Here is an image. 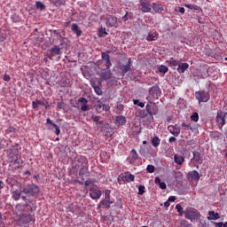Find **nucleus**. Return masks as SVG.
I'll return each instance as SVG.
<instances>
[{
  "label": "nucleus",
  "mask_w": 227,
  "mask_h": 227,
  "mask_svg": "<svg viewBox=\"0 0 227 227\" xmlns=\"http://www.w3.org/2000/svg\"><path fill=\"white\" fill-rule=\"evenodd\" d=\"M73 168L79 169V176H90V165L85 156H76L73 161Z\"/></svg>",
  "instance_id": "1"
},
{
  "label": "nucleus",
  "mask_w": 227,
  "mask_h": 227,
  "mask_svg": "<svg viewBox=\"0 0 227 227\" xmlns=\"http://www.w3.org/2000/svg\"><path fill=\"white\" fill-rule=\"evenodd\" d=\"M184 217L191 221V223H197L200 221V217H201V214L198 211V209L194 207H186L184 211Z\"/></svg>",
  "instance_id": "2"
},
{
  "label": "nucleus",
  "mask_w": 227,
  "mask_h": 227,
  "mask_svg": "<svg viewBox=\"0 0 227 227\" xmlns=\"http://www.w3.org/2000/svg\"><path fill=\"white\" fill-rule=\"evenodd\" d=\"M21 192L27 194V196L36 197L40 194V187L35 184H27L23 186Z\"/></svg>",
  "instance_id": "3"
},
{
  "label": "nucleus",
  "mask_w": 227,
  "mask_h": 227,
  "mask_svg": "<svg viewBox=\"0 0 227 227\" xmlns=\"http://www.w3.org/2000/svg\"><path fill=\"white\" fill-rule=\"evenodd\" d=\"M113 200H111V190L105 191V198L98 204V208H111Z\"/></svg>",
  "instance_id": "4"
},
{
  "label": "nucleus",
  "mask_w": 227,
  "mask_h": 227,
  "mask_svg": "<svg viewBox=\"0 0 227 227\" xmlns=\"http://www.w3.org/2000/svg\"><path fill=\"white\" fill-rule=\"evenodd\" d=\"M138 10H140L142 13H150V12H152V4L148 0H140Z\"/></svg>",
  "instance_id": "5"
},
{
  "label": "nucleus",
  "mask_w": 227,
  "mask_h": 227,
  "mask_svg": "<svg viewBox=\"0 0 227 227\" xmlns=\"http://www.w3.org/2000/svg\"><path fill=\"white\" fill-rule=\"evenodd\" d=\"M195 98L199 100V104H201V102H208L210 100V94L205 90H200L195 92Z\"/></svg>",
  "instance_id": "6"
},
{
  "label": "nucleus",
  "mask_w": 227,
  "mask_h": 227,
  "mask_svg": "<svg viewBox=\"0 0 227 227\" xmlns=\"http://www.w3.org/2000/svg\"><path fill=\"white\" fill-rule=\"evenodd\" d=\"M12 153H14V156H12V153L9 154V160L11 162H14V164H17L18 169H20L22 168V164H24V160L22 159H19V150L12 151Z\"/></svg>",
  "instance_id": "7"
},
{
  "label": "nucleus",
  "mask_w": 227,
  "mask_h": 227,
  "mask_svg": "<svg viewBox=\"0 0 227 227\" xmlns=\"http://www.w3.org/2000/svg\"><path fill=\"white\" fill-rule=\"evenodd\" d=\"M61 49L62 48H59L58 45H54L52 48L49 49L47 52L49 59L52 60L54 57L61 56V54H63V52H61Z\"/></svg>",
  "instance_id": "8"
},
{
  "label": "nucleus",
  "mask_w": 227,
  "mask_h": 227,
  "mask_svg": "<svg viewBox=\"0 0 227 227\" xmlns=\"http://www.w3.org/2000/svg\"><path fill=\"white\" fill-rule=\"evenodd\" d=\"M111 51H106V52H101V58L103 61H105V68L106 70H109L110 67H113V63H111Z\"/></svg>",
  "instance_id": "9"
},
{
  "label": "nucleus",
  "mask_w": 227,
  "mask_h": 227,
  "mask_svg": "<svg viewBox=\"0 0 227 227\" xmlns=\"http://www.w3.org/2000/svg\"><path fill=\"white\" fill-rule=\"evenodd\" d=\"M106 24L107 27H118L120 21H118V18L109 15L106 19Z\"/></svg>",
  "instance_id": "10"
},
{
  "label": "nucleus",
  "mask_w": 227,
  "mask_h": 227,
  "mask_svg": "<svg viewBox=\"0 0 227 227\" xmlns=\"http://www.w3.org/2000/svg\"><path fill=\"white\" fill-rule=\"evenodd\" d=\"M89 191L91 200H100V197L102 196V191L98 190L97 185L90 187Z\"/></svg>",
  "instance_id": "11"
},
{
  "label": "nucleus",
  "mask_w": 227,
  "mask_h": 227,
  "mask_svg": "<svg viewBox=\"0 0 227 227\" xmlns=\"http://www.w3.org/2000/svg\"><path fill=\"white\" fill-rule=\"evenodd\" d=\"M192 160H194V162L197 163L194 165V167L197 168V169H200V164H202L203 162V160H201V154L200 153V152H193V157L192 159H191V162H192Z\"/></svg>",
  "instance_id": "12"
},
{
  "label": "nucleus",
  "mask_w": 227,
  "mask_h": 227,
  "mask_svg": "<svg viewBox=\"0 0 227 227\" xmlns=\"http://www.w3.org/2000/svg\"><path fill=\"white\" fill-rule=\"evenodd\" d=\"M46 125H50V130H52V128L55 129L56 136H59L61 134V129H59V126L57 125L51 120V118L46 119Z\"/></svg>",
  "instance_id": "13"
},
{
  "label": "nucleus",
  "mask_w": 227,
  "mask_h": 227,
  "mask_svg": "<svg viewBox=\"0 0 227 227\" xmlns=\"http://www.w3.org/2000/svg\"><path fill=\"white\" fill-rule=\"evenodd\" d=\"M168 132H170V134H172L173 136H176V137H177V136L180 135V126H178V124L169 125L168 127Z\"/></svg>",
  "instance_id": "14"
},
{
  "label": "nucleus",
  "mask_w": 227,
  "mask_h": 227,
  "mask_svg": "<svg viewBox=\"0 0 227 227\" xmlns=\"http://www.w3.org/2000/svg\"><path fill=\"white\" fill-rule=\"evenodd\" d=\"M226 114L221 112L220 114H217L216 115V123L218 124V127H223L224 123H226Z\"/></svg>",
  "instance_id": "15"
},
{
  "label": "nucleus",
  "mask_w": 227,
  "mask_h": 227,
  "mask_svg": "<svg viewBox=\"0 0 227 227\" xmlns=\"http://www.w3.org/2000/svg\"><path fill=\"white\" fill-rule=\"evenodd\" d=\"M200 175L197 170H192L188 172V179L189 180H193L194 182H199L200 178Z\"/></svg>",
  "instance_id": "16"
},
{
  "label": "nucleus",
  "mask_w": 227,
  "mask_h": 227,
  "mask_svg": "<svg viewBox=\"0 0 227 227\" xmlns=\"http://www.w3.org/2000/svg\"><path fill=\"white\" fill-rule=\"evenodd\" d=\"M96 111H98V113H102V111H109V106L98 100L96 104Z\"/></svg>",
  "instance_id": "17"
},
{
  "label": "nucleus",
  "mask_w": 227,
  "mask_h": 227,
  "mask_svg": "<svg viewBox=\"0 0 227 227\" xmlns=\"http://www.w3.org/2000/svg\"><path fill=\"white\" fill-rule=\"evenodd\" d=\"M132 64V60L129 59L128 64L120 65L119 68L122 72V75H125L128 72H130V65Z\"/></svg>",
  "instance_id": "18"
},
{
  "label": "nucleus",
  "mask_w": 227,
  "mask_h": 227,
  "mask_svg": "<svg viewBox=\"0 0 227 227\" xmlns=\"http://www.w3.org/2000/svg\"><path fill=\"white\" fill-rule=\"evenodd\" d=\"M20 223H22V224H28V223H31V221H33V215L24 214L20 217Z\"/></svg>",
  "instance_id": "19"
},
{
  "label": "nucleus",
  "mask_w": 227,
  "mask_h": 227,
  "mask_svg": "<svg viewBox=\"0 0 227 227\" xmlns=\"http://www.w3.org/2000/svg\"><path fill=\"white\" fill-rule=\"evenodd\" d=\"M99 77L102 81H109L113 77V73L109 70H103L101 74H99Z\"/></svg>",
  "instance_id": "20"
},
{
  "label": "nucleus",
  "mask_w": 227,
  "mask_h": 227,
  "mask_svg": "<svg viewBox=\"0 0 227 227\" xmlns=\"http://www.w3.org/2000/svg\"><path fill=\"white\" fill-rule=\"evenodd\" d=\"M149 93L155 98L160 95V88H159V85H153L149 90Z\"/></svg>",
  "instance_id": "21"
},
{
  "label": "nucleus",
  "mask_w": 227,
  "mask_h": 227,
  "mask_svg": "<svg viewBox=\"0 0 227 227\" xmlns=\"http://www.w3.org/2000/svg\"><path fill=\"white\" fill-rule=\"evenodd\" d=\"M137 159H139V155L137 154V152L136 151V149H132L130 151V154L129 157V164H134V162H136Z\"/></svg>",
  "instance_id": "22"
},
{
  "label": "nucleus",
  "mask_w": 227,
  "mask_h": 227,
  "mask_svg": "<svg viewBox=\"0 0 227 227\" xmlns=\"http://www.w3.org/2000/svg\"><path fill=\"white\" fill-rule=\"evenodd\" d=\"M181 127H183V129H184L185 130H192V132H196V130H198V128H196V125L194 124H191V123H185L183 122L181 124Z\"/></svg>",
  "instance_id": "23"
},
{
  "label": "nucleus",
  "mask_w": 227,
  "mask_h": 227,
  "mask_svg": "<svg viewBox=\"0 0 227 227\" xmlns=\"http://www.w3.org/2000/svg\"><path fill=\"white\" fill-rule=\"evenodd\" d=\"M174 162L177 164V166H182L184 162H185V158L180 154H175L174 155Z\"/></svg>",
  "instance_id": "24"
},
{
  "label": "nucleus",
  "mask_w": 227,
  "mask_h": 227,
  "mask_svg": "<svg viewBox=\"0 0 227 227\" xmlns=\"http://www.w3.org/2000/svg\"><path fill=\"white\" fill-rule=\"evenodd\" d=\"M124 123H127V118L123 115H118L115 117V125L120 127L121 125H123Z\"/></svg>",
  "instance_id": "25"
},
{
  "label": "nucleus",
  "mask_w": 227,
  "mask_h": 227,
  "mask_svg": "<svg viewBox=\"0 0 227 227\" xmlns=\"http://www.w3.org/2000/svg\"><path fill=\"white\" fill-rule=\"evenodd\" d=\"M208 221H217V219H221V215H219V213H215V211H208Z\"/></svg>",
  "instance_id": "26"
},
{
  "label": "nucleus",
  "mask_w": 227,
  "mask_h": 227,
  "mask_svg": "<svg viewBox=\"0 0 227 227\" xmlns=\"http://www.w3.org/2000/svg\"><path fill=\"white\" fill-rule=\"evenodd\" d=\"M71 29L77 36H81V35H82V30L79 28V25H77V23H73Z\"/></svg>",
  "instance_id": "27"
},
{
  "label": "nucleus",
  "mask_w": 227,
  "mask_h": 227,
  "mask_svg": "<svg viewBox=\"0 0 227 227\" xmlns=\"http://www.w3.org/2000/svg\"><path fill=\"white\" fill-rule=\"evenodd\" d=\"M22 194V192L20 190H15L12 192V198L14 200V201H19L20 200V195Z\"/></svg>",
  "instance_id": "28"
},
{
  "label": "nucleus",
  "mask_w": 227,
  "mask_h": 227,
  "mask_svg": "<svg viewBox=\"0 0 227 227\" xmlns=\"http://www.w3.org/2000/svg\"><path fill=\"white\" fill-rule=\"evenodd\" d=\"M187 68H189V65L187 63L179 64L177 67V72L179 74H184L185 70H187Z\"/></svg>",
  "instance_id": "29"
},
{
  "label": "nucleus",
  "mask_w": 227,
  "mask_h": 227,
  "mask_svg": "<svg viewBox=\"0 0 227 227\" xmlns=\"http://www.w3.org/2000/svg\"><path fill=\"white\" fill-rule=\"evenodd\" d=\"M59 40L60 42V44L59 46V48L63 49V47H65V45L66 46L68 45V39H67L66 37L61 36L60 34H59Z\"/></svg>",
  "instance_id": "30"
},
{
  "label": "nucleus",
  "mask_w": 227,
  "mask_h": 227,
  "mask_svg": "<svg viewBox=\"0 0 227 227\" xmlns=\"http://www.w3.org/2000/svg\"><path fill=\"white\" fill-rule=\"evenodd\" d=\"M153 8V10L154 12H164V8H162V4H155L153 3L152 5H151V9Z\"/></svg>",
  "instance_id": "31"
},
{
  "label": "nucleus",
  "mask_w": 227,
  "mask_h": 227,
  "mask_svg": "<svg viewBox=\"0 0 227 227\" xmlns=\"http://www.w3.org/2000/svg\"><path fill=\"white\" fill-rule=\"evenodd\" d=\"M122 179L124 182L130 184V182H134V180H136V176H134V174H129V176H124Z\"/></svg>",
  "instance_id": "32"
},
{
  "label": "nucleus",
  "mask_w": 227,
  "mask_h": 227,
  "mask_svg": "<svg viewBox=\"0 0 227 227\" xmlns=\"http://www.w3.org/2000/svg\"><path fill=\"white\" fill-rule=\"evenodd\" d=\"M185 8H188L189 10H194L195 12H200L201 10V7L196 5V4H184Z\"/></svg>",
  "instance_id": "33"
},
{
  "label": "nucleus",
  "mask_w": 227,
  "mask_h": 227,
  "mask_svg": "<svg viewBox=\"0 0 227 227\" xmlns=\"http://www.w3.org/2000/svg\"><path fill=\"white\" fill-rule=\"evenodd\" d=\"M152 145L154 146V148H157V146L160 145V138H159V137H153L152 139Z\"/></svg>",
  "instance_id": "34"
},
{
  "label": "nucleus",
  "mask_w": 227,
  "mask_h": 227,
  "mask_svg": "<svg viewBox=\"0 0 227 227\" xmlns=\"http://www.w3.org/2000/svg\"><path fill=\"white\" fill-rule=\"evenodd\" d=\"M145 111L149 114V116H151V118H153V114H157V113H155V112L153 113L152 112V106H150V104H147L145 106Z\"/></svg>",
  "instance_id": "35"
},
{
  "label": "nucleus",
  "mask_w": 227,
  "mask_h": 227,
  "mask_svg": "<svg viewBox=\"0 0 227 227\" xmlns=\"http://www.w3.org/2000/svg\"><path fill=\"white\" fill-rule=\"evenodd\" d=\"M51 3L54 6H63L65 4V0H51Z\"/></svg>",
  "instance_id": "36"
},
{
  "label": "nucleus",
  "mask_w": 227,
  "mask_h": 227,
  "mask_svg": "<svg viewBox=\"0 0 227 227\" xmlns=\"http://www.w3.org/2000/svg\"><path fill=\"white\" fill-rule=\"evenodd\" d=\"M178 227H192V224L187 223V220H181L178 223Z\"/></svg>",
  "instance_id": "37"
},
{
  "label": "nucleus",
  "mask_w": 227,
  "mask_h": 227,
  "mask_svg": "<svg viewBox=\"0 0 227 227\" xmlns=\"http://www.w3.org/2000/svg\"><path fill=\"white\" fill-rule=\"evenodd\" d=\"M91 118H92L94 123H96V125H104L102 121H100V116L92 115Z\"/></svg>",
  "instance_id": "38"
},
{
  "label": "nucleus",
  "mask_w": 227,
  "mask_h": 227,
  "mask_svg": "<svg viewBox=\"0 0 227 227\" xmlns=\"http://www.w3.org/2000/svg\"><path fill=\"white\" fill-rule=\"evenodd\" d=\"M168 70H169V68H168V67L164 65H160L158 67V72H160V74H168Z\"/></svg>",
  "instance_id": "39"
},
{
  "label": "nucleus",
  "mask_w": 227,
  "mask_h": 227,
  "mask_svg": "<svg viewBox=\"0 0 227 227\" xmlns=\"http://www.w3.org/2000/svg\"><path fill=\"white\" fill-rule=\"evenodd\" d=\"M35 8H37V10H41L43 11L45 10V4H43V3L37 1L35 2Z\"/></svg>",
  "instance_id": "40"
},
{
  "label": "nucleus",
  "mask_w": 227,
  "mask_h": 227,
  "mask_svg": "<svg viewBox=\"0 0 227 227\" xmlns=\"http://www.w3.org/2000/svg\"><path fill=\"white\" fill-rule=\"evenodd\" d=\"M176 209L177 210L179 215H184V214H185V211H184V207L180 204L176 205Z\"/></svg>",
  "instance_id": "41"
},
{
  "label": "nucleus",
  "mask_w": 227,
  "mask_h": 227,
  "mask_svg": "<svg viewBox=\"0 0 227 227\" xmlns=\"http://www.w3.org/2000/svg\"><path fill=\"white\" fill-rule=\"evenodd\" d=\"M190 118L192 121L197 122L200 120V114H198V113H193Z\"/></svg>",
  "instance_id": "42"
},
{
  "label": "nucleus",
  "mask_w": 227,
  "mask_h": 227,
  "mask_svg": "<svg viewBox=\"0 0 227 227\" xmlns=\"http://www.w3.org/2000/svg\"><path fill=\"white\" fill-rule=\"evenodd\" d=\"M105 35H108L107 32L106 31V27H101L99 29V34H98L99 38H104Z\"/></svg>",
  "instance_id": "43"
},
{
  "label": "nucleus",
  "mask_w": 227,
  "mask_h": 227,
  "mask_svg": "<svg viewBox=\"0 0 227 227\" xmlns=\"http://www.w3.org/2000/svg\"><path fill=\"white\" fill-rule=\"evenodd\" d=\"M155 38H157V36L154 34H149L146 37L147 42H153L155 41Z\"/></svg>",
  "instance_id": "44"
},
{
  "label": "nucleus",
  "mask_w": 227,
  "mask_h": 227,
  "mask_svg": "<svg viewBox=\"0 0 227 227\" xmlns=\"http://www.w3.org/2000/svg\"><path fill=\"white\" fill-rule=\"evenodd\" d=\"M218 54H223V51L221 49H216L215 50V52H213L212 54H215L213 57L215 58L216 59H219V55Z\"/></svg>",
  "instance_id": "45"
},
{
  "label": "nucleus",
  "mask_w": 227,
  "mask_h": 227,
  "mask_svg": "<svg viewBox=\"0 0 227 227\" xmlns=\"http://www.w3.org/2000/svg\"><path fill=\"white\" fill-rule=\"evenodd\" d=\"M133 104L138 106V107H145V103L139 102V99H134Z\"/></svg>",
  "instance_id": "46"
},
{
  "label": "nucleus",
  "mask_w": 227,
  "mask_h": 227,
  "mask_svg": "<svg viewBox=\"0 0 227 227\" xmlns=\"http://www.w3.org/2000/svg\"><path fill=\"white\" fill-rule=\"evenodd\" d=\"M145 185H143V184H140L139 186H138V195L139 196H143V194H144V192H145Z\"/></svg>",
  "instance_id": "47"
},
{
  "label": "nucleus",
  "mask_w": 227,
  "mask_h": 227,
  "mask_svg": "<svg viewBox=\"0 0 227 227\" xmlns=\"http://www.w3.org/2000/svg\"><path fill=\"white\" fill-rule=\"evenodd\" d=\"M146 171L147 173H153L155 171V167L153 165H147Z\"/></svg>",
  "instance_id": "48"
},
{
  "label": "nucleus",
  "mask_w": 227,
  "mask_h": 227,
  "mask_svg": "<svg viewBox=\"0 0 227 227\" xmlns=\"http://www.w3.org/2000/svg\"><path fill=\"white\" fill-rule=\"evenodd\" d=\"M12 22H20V18H19V15L17 14H13L12 17H11Z\"/></svg>",
  "instance_id": "49"
},
{
  "label": "nucleus",
  "mask_w": 227,
  "mask_h": 227,
  "mask_svg": "<svg viewBox=\"0 0 227 227\" xmlns=\"http://www.w3.org/2000/svg\"><path fill=\"white\" fill-rule=\"evenodd\" d=\"M169 64L172 65V67H178V61L173 58L170 59Z\"/></svg>",
  "instance_id": "50"
},
{
  "label": "nucleus",
  "mask_w": 227,
  "mask_h": 227,
  "mask_svg": "<svg viewBox=\"0 0 227 227\" xmlns=\"http://www.w3.org/2000/svg\"><path fill=\"white\" fill-rule=\"evenodd\" d=\"M94 91L97 95H102V89L99 86L94 88Z\"/></svg>",
  "instance_id": "51"
},
{
  "label": "nucleus",
  "mask_w": 227,
  "mask_h": 227,
  "mask_svg": "<svg viewBox=\"0 0 227 227\" xmlns=\"http://www.w3.org/2000/svg\"><path fill=\"white\" fill-rule=\"evenodd\" d=\"M57 107H58V109H64L65 108V102H63V100H61L60 102H59L57 104Z\"/></svg>",
  "instance_id": "52"
},
{
  "label": "nucleus",
  "mask_w": 227,
  "mask_h": 227,
  "mask_svg": "<svg viewBox=\"0 0 227 227\" xmlns=\"http://www.w3.org/2000/svg\"><path fill=\"white\" fill-rule=\"evenodd\" d=\"M38 106H39L38 99L32 102V108L33 109H35V110L38 109Z\"/></svg>",
  "instance_id": "53"
},
{
  "label": "nucleus",
  "mask_w": 227,
  "mask_h": 227,
  "mask_svg": "<svg viewBox=\"0 0 227 227\" xmlns=\"http://www.w3.org/2000/svg\"><path fill=\"white\" fill-rule=\"evenodd\" d=\"M90 110V106L86 104L81 106V111L86 112Z\"/></svg>",
  "instance_id": "54"
},
{
  "label": "nucleus",
  "mask_w": 227,
  "mask_h": 227,
  "mask_svg": "<svg viewBox=\"0 0 227 227\" xmlns=\"http://www.w3.org/2000/svg\"><path fill=\"white\" fill-rule=\"evenodd\" d=\"M78 102H80L81 104H88V99H86V98H80L78 99Z\"/></svg>",
  "instance_id": "55"
},
{
  "label": "nucleus",
  "mask_w": 227,
  "mask_h": 227,
  "mask_svg": "<svg viewBox=\"0 0 227 227\" xmlns=\"http://www.w3.org/2000/svg\"><path fill=\"white\" fill-rule=\"evenodd\" d=\"M4 81H5L6 82H10L11 81V77H10V74H4V77H3Z\"/></svg>",
  "instance_id": "56"
},
{
  "label": "nucleus",
  "mask_w": 227,
  "mask_h": 227,
  "mask_svg": "<svg viewBox=\"0 0 227 227\" xmlns=\"http://www.w3.org/2000/svg\"><path fill=\"white\" fill-rule=\"evenodd\" d=\"M168 201L169 203H175V201H176V197H175V196H170V197H168Z\"/></svg>",
  "instance_id": "57"
},
{
  "label": "nucleus",
  "mask_w": 227,
  "mask_h": 227,
  "mask_svg": "<svg viewBox=\"0 0 227 227\" xmlns=\"http://www.w3.org/2000/svg\"><path fill=\"white\" fill-rule=\"evenodd\" d=\"M154 183L156 184V185H160L162 183V181H160V179L159 177H155Z\"/></svg>",
  "instance_id": "58"
},
{
  "label": "nucleus",
  "mask_w": 227,
  "mask_h": 227,
  "mask_svg": "<svg viewBox=\"0 0 227 227\" xmlns=\"http://www.w3.org/2000/svg\"><path fill=\"white\" fill-rule=\"evenodd\" d=\"M122 20L124 22H127V20H129V12H126V14L122 17Z\"/></svg>",
  "instance_id": "59"
},
{
  "label": "nucleus",
  "mask_w": 227,
  "mask_h": 227,
  "mask_svg": "<svg viewBox=\"0 0 227 227\" xmlns=\"http://www.w3.org/2000/svg\"><path fill=\"white\" fill-rule=\"evenodd\" d=\"M159 186H160V189L164 190V189H166V183L161 182V183H160Z\"/></svg>",
  "instance_id": "60"
},
{
  "label": "nucleus",
  "mask_w": 227,
  "mask_h": 227,
  "mask_svg": "<svg viewBox=\"0 0 227 227\" xmlns=\"http://www.w3.org/2000/svg\"><path fill=\"white\" fill-rule=\"evenodd\" d=\"M214 224L215 225V227H223V222L214 223Z\"/></svg>",
  "instance_id": "61"
},
{
  "label": "nucleus",
  "mask_w": 227,
  "mask_h": 227,
  "mask_svg": "<svg viewBox=\"0 0 227 227\" xmlns=\"http://www.w3.org/2000/svg\"><path fill=\"white\" fill-rule=\"evenodd\" d=\"M175 141H176V137H170L168 139L169 143H175Z\"/></svg>",
  "instance_id": "62"
},
{
  "label": "nucleus",
  "mask_w": 227,
  "mask_h": 227,
  "mask_svg": "<svg viewBox=\"0 0 227 227\" xmlns=\"http://www.w3.org/2000/svg\"><path fill=\"white\" fill-rule=\"evenodd\" d=\"M178 12H179L180 13H185V8H184V7H179V8H178Z\"/></svg>",
  "instance_id": "63"
},
{
  "label": "nucleus",
  "mask_w": 227,
  "mask_h": 227,
  "mask_svg": "<svg viewBox=\"0 0 227 227\" xmlns=\"http://www.w3.org/2000/svg\"><path fill=\"white\" fill-rule=\"evenodd\" d=\"M91 184V181L90 180H86L84 184H85V187H88V185H90Z\"/></svg>",
  "instance_id": "64"
}]
</instances>
